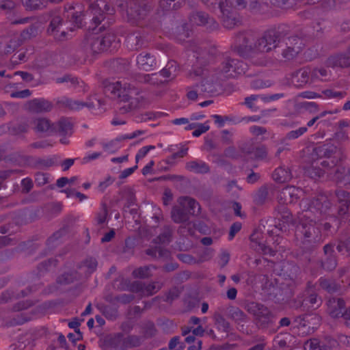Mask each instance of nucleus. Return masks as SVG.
<instances>
[{
	"label": "nucleus",
	"instance_id": "f257e3e1",
	"mask_svg": "<svg viewBox=\"0 0 350 350\" xmlns=\"http://www.w3.org/2000/svg\"><path fill=\"white\" fill-rule=\"evenodd\" d=\"M196 55V63L193 66L189 72L191 78L200 77L202 79L200 85V93H207L209 94H216L217 92V83L214 81L213 75H210V71L207 68L208 57L209 56L206 50L202 47L194 46L191 49Z\"/></svg>",
	"mask_w": 350,
	"mask_h": 350
},
{
	"label": "nucleus",
	"instance_id": "f03ea898",
	"mask_svg": "<svg viewBox=\"0 0 350 350\" xmlns=\"http://www.w3.org/2000/svg\"><path fill=\"white\" fill-rule=\"evenodd\" d=\"M111 92L120 98L124 104L120 107V112L125 113L137 108L142 100L140 90L134 85L124 80L118 81L108 86Z\"/></svg>",
	"mask_w": 350,
	"mask_h": 350
},
{
	"label": "nucleus",
	"instance_id": "7ed1b4c3",
	"mask_svg": "<svg viewBox=\"0 0 350 350\" xmlns=\"http://www.w3.org/2000/svg\"><path fill=\"white\" fill-rule=\"evenodd\" d=\"M65 9L66 12V16L78 27L82 25L83 16H92L91 21L96 27L104 20L105 13L108 14H113L114 13L113 8L111 7L103 0H97L90 3L85 14H83L81 11H76L75 8L71 5Z\"/></svg>",
	"mask_w": 350,
	"mask_h": 350
},
{
	"label": "nucleus",
	"instance_id": "20e7f679",
	"mask_svg": "<svg viewBox=\"0 0 350 350\" xmlns=\"http://www.w3.org/2000/svg\"><path fill=\"white\" fill-rule=\"evenodd\" d=\"M258 38L255 31L247 30L238 33L231 46L232 50L238 55L245 59H253L260 55Z\"/></svg>",
	"mask_w": 350,
	"mask_h": 350
},
{
	"label": "nucleus",
	"instance_id": "39448f33",
	"mask_svg": "<svg viewBox=\"0 0 350 350\" xmlns=\"http://www.w3.org/2000/svg\"><path fill=\"white\" fill-rule=\"evenodd\" d=\"M288 27L285 25L278 26V28L266 31L263 36L258 38V46L260 55L257 60L252 61L254 64L262 65L265 62L264 54L270 51L272 49L280 46L282 37L287 36Z\"/></svg>",
	"mask_w": 350,
	"mask_h": 350
},
{
	"label": "nucleus",
	"instance_id": "423d86ee",
	"mask_svg": "<svg viewBox=\"0 0 350 350\" xmlns=\"http://www.w3.org/2000/svg\"><path fill=\"white\" fill-rule=\"evenodd\" d=\"M297 232L303 237V243L312 249L323 242L321 232L312 219H301L297 226Z\"/></svg>",
	"mask_w": 350,
	"mask_h": 350
},
{
	"label": "nucleus",
	"instance_id": "0eeeda50",
	"mask_svg": "<svg viewBox=\"0 0 350 350\" xmlns=\"http://www.w3.org/2000/svg\"><path fill=\"white\" fill-rule=\"evenodd\" d=\"M207 7L215 8L216 5L220 10L221 21L226 29H232L240 23L239 15L231 7L228 6L227 0H202Z\"/></svg>",
	"mask_w": 350,
	"mask_h": 350
},
{
	"label": "nucleus",
	"instance_id": "6e6552de",
	"mask_svg": "<svg viewBox=\"0 0 350 350\" xmlns=\"http://www.w3.org/2000/svg\"><path fill=\"white\" fill-rule=\"evenodd\" d=\"M340 161H331V164L323 170L312 167L310 169L311 174H314L317 177H321L325 173H327L329 177L336 183L346 184L350 182V170L339 165Z\"/></svg>",
	"mask_w": 350,
	"mask_h": 350
},
{
	"label": "nucleus",
	"instance_id": "1a4fd4ad",
	"mask_svg": "<svg viewBox=\"0 0 350 350\" xmlns=\"http://www.w3.org/2000/svg\"><path fill=\"white\" fill-rule=\"evenodd\" d=\"M247 310L254 317L258 328H266L273 323V314L270 310L262 304L251 302L247 306Z\"/></svg>",
	"mask_w": 350,
	"mask_h": 350
},
{
	"label": "nucleus",
	"instance_id": "9d476101",
	"mask_svg": "<svg viewBox=\"0 0 350 350\" xmlns=\"http://www.w3.org/2000/svg\"><path fill=\"white\" fill-rule=\"evenodd\" d=\"M248 66L243 61L228 57L220 65V72L227 77L235 78L245 75Z\"/></svg>",
	"mask_w": 350,
	"mask_h": 350
},
{
	"label": "nucleus",
	"instance_id": "9b49d317",
	"mask_svg": "<svg viewBox=\"0 0 350 350\" xmlns=\"http://www.w3.org/2000/svg\"><path fill=\"white\" fill-rule=\"evenodd\" d=\"M316 150L317 154L325 158V159L321 163L323 168L329 166L332 160L341 161L343 158L341 150L333 144H323L318 146Z\"/></svg>",
	"mask_w": 350,
	"mask_h": 350
},
{
	"label": "nucleus",
	"instance_id": "f8f14e48",
	"mask_svg": "<svg viewBox=\"0 0 350 350\" xmlns=\"http://www.w3.org/2000/svg\"><path fill=\"white\" fill-rule=\"evenodd\" d=\"M94 99L95 101L92 100V98H90L89 101L81 102L68 98H63L59 101V103L65 107L74 111H79L85 107L89 109H94L96 107H100L103 104L100 99H96L95 98H94Z\"/></svg>",
	"mask_w": 350,
	"mask_h": 350
},
{
	"label": "nucleus",
	"instance_id": "ddd939ff",
	"mask_svg": "<svg viewBox=\"0 0 350 350\" xmlns=\"http://www.w3.org/2000/svg\"><path fill=\"white\" fill-rule=\"evenodd\" d=\"M125 44L131 51H139L147 47L148 42L142 32L136 31L128 33L125 39Z\"/></svg>",
	"mask_w": 350,
	"mask_h": 350
},
{
	"label": "nucleus",
	"instance_id": "4468645a",
	"mask_svg": "<svg viewBox=\"0 0 350 350\" xmlns=\"http://www.w3.org/2000/svg\"><path fill=\"white\" fill-rule=\"evenodd\" d=\"M189 20L193 24L206 27L208 31H213L219 27V24L213 18H211L207 13L202 11L193 12Z\"/></svg>",
	"mask_w": 350,
	"mask_h": 350
},
{
	"label": "nucleus",
	"instance_id": "2eb2a0df",
	"mask_svg": "<svg viewBox=\"0 0 350 350\" xmlns=\"http://www.w3.org/2000/svg\"><path fill=\"white\" fill-rule=\"evenodd\" d=\"M62 24V18L59 14L53 12L51 14V20L47 29L49 34L53 36L56 40H64L66 38V32L64 30L61 31Z\"/></svg>",
	"mask_w": 350,
	"mask_h": 350
},
{
	"label": "nucleus",
	"instance_id": "dca6fc26",
	"mask_svg": "<svg viewBox=\"0 0 350 350\" xmlns=\"http://www.w3.org/2000/svg\"><path fill=\"white\" fill-rule=\"evenodd\" d=\"M55 130L54 133H58L62 137L60 142L62 144H68L69 140L66 137H70L72 134V124L68 118H61L55 124Z\"/></svg>",
	"mask_w": 350,
	"mask_h": 350
},
{
	"label": "nucleus",
	"instance_id": "f3484780",
	"mask_svg": "<svg viewBox=\"0 0 350 350\" xmlns=\"http://www.w3.org/2000/svg\"><path fill=\"white\" fill-rule=\"evenodd\" d=\"M347 309L342 298L332 297L327 301V312L333 318H344Z\"/></svg>",
	"mask_w": 350,
	"mask_h": 350
},
{
	"label": "nucleus",
	"instance_id": "a211bd4d",
	"mask_svg": "<svg viewBox=\"0 0 350 350\" xmlns=\"http://www.w3.org/2000/svg\"><path fill=\"white\" fill-rule=\"evenodd\" d=\"M150 8L145 4L143 5L135 4L134 7L131 5L126 11L129 19L133 23L139 24L140 21L147 16Z\"/></svg>",
	"mask_w": 350,
	"mask_h": 350
},
{
	"label": "nucleus",
	"instance_id": "6ab92c4d",
	"mask_svg": "<svg viewBox=\"0 0 350 350\" xmlns=\"http://www.w3.org/2000/svg\"><path fill=\"white\" fill-rule=\"evenodd\" d=\"M85 44L93 53H100L106 51V45L103 42L102 36L97 33H90L85 40Z\"/></svg>",
	"mask_w": 350,
	"mask_h": 350
},
{
	"label": "nucleus",
	"instance_id": "aec40b11",
	"mask_svg": "<svg viewBox=\"0 0 350 350\" xmlns=\"http://www.w3.org/2000/svg\"><path fill=\"white\" fill-rule=\"evenodd\" d=\"M137 66L140 70L150 71L157 66L156 58L150 53L142 52L136 57Z\"/></svg>",
	"mask_w": 350,
	"mask_h": 350
},
{
	"label": "nucleus",
	"instance_id": "412c9836",
	"mask_svg": "<svg viewBox=\"0 0 350 350\" xmlns=\"http://www.w3.org/2000/svg\"><path fill=\"white\" fill-rule=\"evenodd\" d=\"M311 78V70L308 68H301L291 75V84L297 88L306 85Z\"/></svg>",
	"mask_w": 350,
	"mask_h": 350
},
{
	"label": "nucleus",
	"instance_id": "4be33fe9",
	"mask_svg": "<svg viewBox=\"0 0 350 350\" xmlns=\"http://www.w3.org/2000/svg\"><path fill=\"white\" fill-rule=\"evenodd\" d=\"M225 312V306H219L214 313L213 320L216 328L222 332L228 334L231 330L230 323L224 318L222 313Z\"/></svg>",
	"mask_w": 350,
	"mask_h": 350
},
{
	"label": "nucleus",
	"instance_id": "5701e85b",
	"mask_svg": "<svg viewBox=\"0 0 350 350\" xmlns=\"http://www.w3.org/2000/svg\"><path fill=\"white\" fill-rule=\"evenodd\" d=\"M325 64L327 67H349L350 66V54L347 50V54H336L329 57Z\"/></svg>",
	"mask_w": 350,
	"mask_h": 350
},
{
	"label": "nucleus",
	"instance_id": "b1692460",
	"mask_svg": "<svg viewBox=\"0 0 350 350\" xmlns=\"http://www.w3.org/2000/svg\"><path fill=\"white\" fill-rule=\"evenodd\" d=\"M27 107L29 111L35 113L50 111L53 108L52 103L44 98H34L28 102Z\"/></svg>",
	"mask_w": 350,
	"mask_h": 350
},
{
	"label": "nucleus",
	"instance_id": "393cba45",
	"mask_svg": "<svg viewBox=\"0 0 350 350\" xmlns=\"http://www.w3.org/2000/svg\"><path fill=\"white\" fill-rule=\"evenodd\" d=\"M336 196L339 203L338 213L340 216L346 215L350 206V193L344 190L336 191Z\"/></svg>",
	"mask_w": 350,
	"mask_h": 350
},
{
	"label": "nucleus",
	"instance_id": "a878e982",
	"mask_svg": "<svg viewBox=\"0 0 350 350\" xmlns=\"http://www.w3.org/2000/svg\"><path fill=\"white\" fill-rule=\"evenodd\" d=\"M180 205L184 208L189 215H198L200 212L199 203L193 198L188 196H183L178 199Z\"/></svg>",
	"mask_w": 350,
	"mask_h": 350
},
{
	"label": "nucleus",
	"instance_id": "bb28decb",
	"mask_svg": "<svg viewBox=\"0 0 350 350\" xmlns=\"http://www.w3.org/2000/svg\"><path fill=\"white\" fill-rule=\"evenodd\" d=\"M225 311L227 312L228 317L238 324L247 321V314L237 306L232 305L225 306Z\"/></svg>",
	"mask_w": 350,
	"mask_h": 350
},
{
	"label": "nucleus",
	"instance_id": "cd10ccee",
	"mask_svg": "<svg viewBox=\"0 0 350 350\" xmlns=\"http://www.w3.org/2000/svg\"><path fill=\"white\" fill-rule=\"evenodd\" d=\"M187 170L196 174H206L210 171L209 165L201 160L189 161L185 165Z\"/></svg>",
	"mask_w": 350,
	"mask_h": 350
},
{
	"label": "nucleus",
	"instance_id": "c85d7f7f",
	"mask_svg": "<svg viewBox=\"0 0 350 350\" xmlns=\"http://www.w3.org/2000/svg\"><path fill=\"white\" fill-rule=\"evenodd\" d=\"M35 131L38 133H53L55 130V124L44 118H37L33 121Z\"/></svg>",
	"mask_w": 350,
	"mask_h": 350
},
{
	"label": "nucleus",
	"instance_id": "c756f323",
	"mask_svg": "<svg viewBox=\"0 0 350 350\" xmlns=\"http://www.w3.org/2000/svg\"><path fill=\"white\" fill-rule=\"evenodd\" d=\"M272 178L277 183H284L291 180L292 174L288 167L280 166L274 170Z\"/></svg>",
	"mask_w": 350,
	"mask_h": 350
},
{
	"label": "nucleus",
	"instance_id": "7c9ffc66",
	"mask_svg": "<svg viewBox=\"0 0 350 350\" xmlns=\"http://www.w3.org/2000/svg\"><path fill=\"white\" fill-rule=\"evenodd\" d=\"M103 42L106 45V51H116L120 46V41L117 38V36L112 32H108L105 35H101Z\"/></svg>",
	"mask_w": 350,
	"mask_h": 350
},
{
	"label": "nucleus",
	"instance_id": "2f4dec72",
	"mask_svg": "<svg viewBox=\"0 0 350 350\" xmlns=\"http://www.w3.org/2000/svg\"><path fill=\"white\" fill-rule=\"evenodd\" d=\"M318 282L320 287L328 293H337L340 290V285L333 279L321 277Z\"/></svg>",
	"mask_w": 350,
	"mask_h": 350
},
{
	"label": "nucleus",
	"instance_id": "473e14b6",
	"mask_svg": "<svg viewBox=\"0 0 350 350\" xmlns=\"http://www.w3.org/2000/svg\"><path fill=\"white\" fill-rule=\"evenodd\" d=\"M337 252L342 256L350 257V235L340 237L337 240L336 246Z\"/></svg>",
	"mask_w": 350,
	"mask_h": 350
},
{
	"label": "nucleus",
	"instance_id": "72a5a7b5",
	"mask_svg": "<svg viewBox=\"0 0 350 350\" xmlns=\"http://www.w3.org/2000/svg\"><path fill=\"white\" fill-rule=\"evenodd\" d=\"M317 265L326 271H332L338 265L337 256H325L324 260H318Z\"/></svg>",
	"mask_w": 350,
	"mask_h": 350
},
{
	"label": "nucleus",
	"instance_id": "f704fd0d",
	"mask_svg": "<svg viewBox=\"0 0 350 350\" xmlns=\"http://www.w3.org/2000/svg\"><path fill=\"white\" fill-rule=\"evenodd\" d=\"M171 217L176 224L185 223L189 220V213L183 207H173L171 211Z\"/></svg>",
	"mask_w": 350,
	"mask_h": 350
},
{
	"label": "nucleus",
	"instance_id": "c9c22d12",
	"mask_svg": "<svg viewBox=\"0 0 350 350\" xmlns=\"http://www.w3.org/2000/svg\"><path fill=\"white\" fill-rule=\"evenodd\" d=\"M306 293L307 295H306L305 298L303 299L301 303L297 306V307L302 308L304 307V305L310 304L311 307L317 308L321 305L322 301L321 298L318 297L317 293H310L309 290L306 291Z\"/></svg>",
	"mask_w": 350,
	"mask_h": 350
},
{
	"label": "nucleus",
	"instance_id": "e433bc0d",
	"mask_svg": "<svg viewBox=\"0 0 350 350\" xmlns=\"http://www.w3.org/2000/svg\"><path fill=\"white\" fill-rule=\"evenodd\" d=\"M6 131H8L9 133L13 135H17L22 133H27L29 129V124L27 122H20L17 123H10L8 125H5Z\"/></svg>",
	"mask_w": 350,
	"mask_h": 350
},
{
	"label": "nucleus",
	"instance_id": "4c0bfd02",
	"mask_svg": "<svg viewBox=\"0 0 350 350\" xmlns=\"http://www.w3.org/2000/svg\"><path fill=\"white\" fill-rule=\"evenodd\" d=\"M68 233V229L66 227L60 228L55 232L48 239L46 244L49 248H53L61 243V239Z\"/></svg>",
	"mask_w": 350,
	"mask_h": 350
},
{
	"label": "nucleus",
	"instance_id": "58836bf2",
	"mask_svg": "<svg viewBox=\"0 0 350 350\" xmlns=\"http://www.w3.org/2000/svg\"><path fill=\"white\" fill-rule=\"evenodd\" d=\"M331 202L326 197L321 196L312 201V205L316 208L321 213L325 214L331 208Z\"/></svg>",
	"mask_w": 350,
	"mask_h": 350
},
{
	"label": "nucleus",
	"instance_id": "ea45409f",
	"mask_svg": "<svg viewBox=\"0 0 350 350\" xmlns=\"http://www.w3.org/2000/svg\"><path fill=\"white\" fill-rule=\"evenodd\" d=\"M269 196V190L267 185H263L260 187L257 192L255 193L254 196V202L256 205H262L264 204L267 199Z\"/></svg>",
	"mask_w": 350,
	"mask_h": 350
},
{
	"label": "nucleus",
	"instance_id": "a19ab883",
	"mask_svg": "<svg viewBox=\"0 0 350 350\" xmlns=\"http://www.w3.org/2000/svg\"><path fill=\"white\" fill-rule=\"evenodd\" d=\"M157 269V267L154 265H148L140 267L133 271L132 275L135 278H148L151 276V270Z\"/></svg>",
	"mask_w": 350,
	"mask_h": 350
},
{
	"label": "nucleus",
	"instance_id": "79ce46f5",
	"mask_svg": "<svg viewBox=\"0 0 350 350\" xmlns=\"http://www.w3.org/2000/svg\"><path fill=\"white\" fill-rule=\"evenodd\" d=\"M98 310L109 320L113 321L118 316V311L116 307L108 305H100L98 306Z\"/></svg>",
	"mask_w": 350,
	"mask_h": 350
},
{
	"label": "nucleus",
	"instance_id": "37998d69",
	"mask_svg": "<svg viewBox=\"0 0 350 350\" xmlns=\"http://www.w3.org/2000/svg\"><path fill=\"white\" fill-rule=\"evenodd\" d=\"M78 273L77 271L64 273L57 278V282L59 284H69L77 280Z\"/></svg>",
	"mask_w": 350,
	"mask_h": 350
},
{
	"label": "nucleus",
	"instance_id": "c03bdc74",
	"mask_svg": "<svg viewBox=\"0 0 350 350\" xmlns=\"http://www.w3.org/2000/svg\"><path fill=\"white\" fill-rule=\"evenodd\" d=\"M330 75V72L325 68H315L311 70V79L312 81H324Z\"/></svg>",
	"mask_w": 350,
	"mask_h": 350
},
{
	"label": "nucleus",
	"instance_id": "a18cd8bd",
	"mask_svg": "<svg viewBox=\"0 0 350 350\" xmlns=\"http://www.w3.org/2000/svg\"><path fill=\"white\" fill-rule=\"evenodd\" d=\"M98 262L93 257H88L79 265V268L85 267V271L88 273H92L97 268Z\"/></svg>",
	"mask_w": 350,
	"mask_h": 350
},
{
	"label": "nucleus",
	"instance_id": "49530a36",
	"mask_svg": "<svg viewBox=\"0 0 350 350\" xmlns=\"http://www.w3.org/2000/svg\"><path fill=\"white\" fill-rule=\"evenodd\" d=\"M176 63L174 62H170L159 72V75L166 79L174 78L176 76Z\"/></svg>",
	"mask_w": 350,
	"mask_h": 350
},
{
	"label": "nucleus",
	"instance_id": "de8ad7c7",
	"mask_svg": "<svg viewBox=\"0 0 350 350\" xmlns=\"http://www.w3.org/2000/svg\"><path fill=\"white\" fill-rule=\"evenodd\" d=\"M142 342V338L136 335H128L123 339V345L129 348L138 347Z\"/></svg>",
	"mask_w": 350,
	"mask_h": 350
},
{
	"label": "nucleus",
	"instance_id": "09e8293b",
	"mask_svg": "<svg viewBox=\"0 0 350 350\" xmlns=\"http://www.w3.org/2000/svg\"><path fill=\"white\" fill-rule=\"evenodd\" d=\"M302 0H269L271 4L282 9L290 8Z\"/></svg>",
	"mask_w": 350,
	"mask_h": 350
},
{
	"label": "nucleus",
	"instance_id": "8fccbe9b",
	"mask_svg": "<svg viewBox=\"0 0 350 350\" xmlns=\"http://www.w3.org/2000/svg\"><path fill=\"white\" fill-rule=\"evenodd\" d=\"M301 47L300 46H287L282 53V55L286 59L290 60L293 59L300 51Z\"/></svg>",
	"mask_w": 350,
	"mask_h": 350
},
{
	"label": "nucleus",
	"instance_id": "3c124183",
	"mask_svg": "<svg viewBox=\"0 0 350 350\" xmlns=\"http://www.w3.org/2000/svg\"><path fill=\"white\" fill-rule=\"evenodd\" d=\"M23 3L30 10H41L46 7L45 0H24Z\"/></svg>",
	"mask_w": 350,
	"mask_h": 350
},
{
	"label": "nucleus",
	"instance_id": "603ef678",
	"mask_svg": "<svg viewBox=\"0 0 350 350\" xmlns=\"http://www.w3.org/2000/svg\"><path fill=\"white\" fill-rule=\"evenodd\" d=\"M172 237V228L170 226H165L162 232L157 237L159 243H168Z\"/></svg>",
	"mask_w": 350,
	"mask_h": 350
},
{
	"label": "nucleus",
	"instance_id": "864d4df0",
	"mask_svg": "<svg viewBox=\"0 0 350 350\" xmlns=\"http://www.w3.org/2000/svg\"><path fill=\"white\" fill-rule=\"evenodd\" d=\"M157 73L142 74L137 77V81L140 83H150L154 85L159 83L157 81Z\"/></svg>",
	"mask_w": 350,
	"mask_h": 350
},
{
	"label": "nucleus",
	"instance_id": "5fc2aeb1",
	"mask_svg": "<svg viewBox=\"0 0 350 350\" xmlns=\"http://www.w3.org/2000/svg\"><path fill=\"white\" fill-rule=\"evenodd\" d=\"M267 5L265 3H260L258 0L252 1L248 5V10L253 14H259L262 12Z\"/></svg>",
	"mask_w": 350,
	"mask_h": 350
},
{
	"label": "nucleus",
	"instance_id": "6e6d98bb",
	"mask_svg": "<svg viewBox=\"0 0 350 350\" xmlns=\"http://www.w3.org/2000/svg\"><path fill=\"white\" fill-rule=\"evenodd\" d=\"M121 140L122 139L120 136L117 137L115 140H112L108 143L103 144V148L105 151L109 153H115L120 148V146H117V142H120Z\"/></svg>",
	"mask_w": 350,
	"mask_h": 350
},
{
	"label": "nucleus",
	"instance_id": "4d7b16f0",
	"mask_svg": "<svg viewBox=\"0 0 350 350\" xmlns=\"http://www.w3.org/2000/svg\"><path fill=\"white\" fill-rule=\"evenodd\" d=\"M308 131L306 126H301L299 129L288 132L286 135V139L288 140H293L299 138Z\"/></svg>",
	"mask_w": 350,
	"mask_h": 350
},
{
	"label": "nucleus",
	"instance_id": "13d9d810",
	"mask_svg": "<svg viewBox=\"0 0 350 350\" xmlns=\"http://www.w3.org/2000/svg\"><path fill=\"white\" fill-rule=\"evenodd\" d=\"M55 164L54 159L51 157L46 159H38L35 162V165L38 168L46 169Z\"/></svg>",
	"mask_w": 350,
	"mask_h": 350
},
{
	"label": "nucleus",
	"instance_id": "bf43d9fd",
	"mask_svg": "<svg viewBox=\"0 0 350 350\" xmlns=\"http://www.w3.org/2000/svg\"><path fill=\"white\" fill-rule=\"evenodd\" d=\"M200 88L199 83H196L193 86L186 88L187 98L189 100L195 101L198 97V88Z\"/></svg>",
	"mask_w": 350,
	"mask_h": 350
},
{
	"label": "nucleus",
	"instance_id": "052dcab7",
	"mask_svg": "<svg viewBox=\"0 0 350 350\" xmlns=\"http://www.w3.org/2000/svg\"><path fill=\"white\" fill-rule=\"evenodd\" d=\"M49 174L44 172H36L35 174V183L37 186H43L49 182Z\"/></svg>",
	"mask_w": 350,
	"mask_h": 350
},
{
	"label": "nucleus",
	"instance_id": "680f3d73",
	"mask_svg": "<svg viewBox=\"0 0 350 350\" xmlns=\"http://www.w3.org/2000/svg\"><path fill=\"white\" fill-rule=\"evenodd\" d=\"M162 283L154 282L146 285L144 291L146 293L147 295H152L159 291L162 288Z\"/></svg>",
	"mask_w": 350,
	"mask_h": 350
},
{
	"label": "nucleus",
	"instance_id": "e2e57ef3",
	"mask_svg": "<svg viewBox=\"0 0 350 350\" xmlns=\"http://www.w3.org/2000/svg\"><path fill=\"white\" fill-rule=\"evenodd\" d=\"M38 27L35 25H31L29 27L24 29L21 33V36L23 39H29L37 35Z\"/></svg>",
	"mask_w": 350,
	"mask_h": 350
},
{
	"label": "nucleus",
	"instance_id": "0e129e2a",
	"mask_svg": "<svg viewBox=\"0 0 350 350\" xmlns=\"http://www.w3.org/2000/svg\"><path fill=\"white\" fill-rule=\"evenodd\" d=\"M300 38L297 36H284L282 37L281 44L284 43L286 46H299L298 44H301Z\"/></svg>",
	"mask_w": 350,
	"mask_h": 350
},
{
	"label": "nucleus",
	"instance_id": "69168bd1",
	"mask_svg": "<svg viewBox=\"0 0 350 350\" xmlns=\"http://www.w3.org/2000/svg\"><path fill=\"white\" fill-rule=\"evenodd\" d=\"M173 1H170V0H160L159 6L163 10H170L171 9L176 10L180 8L181 4L179 2L174 3L173 6H171V4Z\"/></svg>",
	"mask_w": 350,
	"mask_h": 350
},
{
	"label": "nucleus",
	"instance_id": "338daca9",
	"mask_svg": "<svg viewBox=\"0 0 350 350\" xmlns=\"http://www.w3.org/2000/svg\"><path fill=\"white\" fill-rule=\"evenodd\" d=\"M57 264V260L56 259L50 258L47 260L42 262L38 265V269L40 271H49L51 269V267H56Z\"/></svg>",
	"mask_w": 350,
	"mask_h": 350
},
{
	"label": "nucleus",
	"instance_id": "774afa93",
	"mask_svg": "<svg viewBox=\"0 0 350 350\" xmlns=\"http://www.w3.org/2000/svg\"><path fill=\"white\" fill-rule=\"evenodd\" d=\"M190 33L191 31L188 29L187 25L185 24L182 25V27L179 29V32L177 35V39L180 42H183L185 41L186 38H188L190 36Z\"/></svg>",
	"mask_w": 350,
	"mask_h": 350
}]
</instances>
